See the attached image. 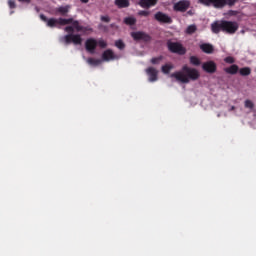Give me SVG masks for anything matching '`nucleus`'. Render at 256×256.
<instances>
[{
    "label": "nucleus",
    "instance_id": "nucleus-4",
    "mask_svg": "<svg viewBox=\"0 0 256 256\" xmlns=\"http://www.w3.org/2000/svg\"><path fill=\"white\" fill-rule=\"evenodd\" d=\"M64 31H66V33H71L63 37L65 45H71V43L74 45H81L83 43V38H81L79 34H73L75 33V26H73V24L72 26H66Z\"/></svg>",
    "mask_w": 256,
    "mask_h": 256
},
{
    "label": "nucleus",
    "instance_id": "nucleus-7",
    "mask_svg": "<svg viewBox=\"0 0 256 256\" xmlns=\"http://www.w3.org/2000/svg\"><path fill=\"white\" fill-rule=\"evenodd\" d=\"M189 7H191V2L189 0H180L174 4L173 9L174 11L185 13Z\"/></svg>",
    "mask_w": 256,
    "mask_h": 256
},
{
    "label": "nucleus",
    "instance_id": "nucleus-29",
    "mask_svg": "<svg viewBox=\"0 0 256 256\" xmlns=\"http://www.w3.org/2000/svg\"><path fill=\"white\" fill-rule=\"evenodd\" d=\"M139 17H149V15H151L150 11L147 10H140L138 12Z\"/></svg>",
    "mask_w": 256,
    "mask_h": 256
},
{
    "label": "nucleus",
    "instance_id": "nucleus-19",
    "mask_svg": "<svg viewBox=\"0 0 256 256\" xmlns=\"http://www.w3.org/2000/svg\"><path fill=\"white\" fill-rule=\"evenodd\" d=\"M200 49L203 51V53H207L208 55H211V53L214 51L213 45L209 43L201 44Z\"/></svg>",
    "mask_w": 256,
    "mask_h": 256
},
{
    "label": "nucleus",
    "instance_id": "nucleus-25",
    "mask_svg": "<svg viewBox=\"0 0 256 256\" xmlns=\"http://www.w3.org/2000/svg\"><path fill=\"white\" fill-rule=\"evenodd\" d=\"M190 63L191 65H195L196 67H199V65H201V60H199L197 56H191Z\"/></svg>",
    "mask_w": 256,
    "mask_h": 256
},
{
    "label": "nucleus",
    "instance_id": "nucleus-30",
    "mask_svg": "<svg viewBox=\"0 0 256 256\" xmlns=\"http://www.w3.org/2000/svg\"><path fill=\"white\" fill-rule=\"evenodd\" d=\"M224 61L229 65H233V63H235V58H233L232 56H227L226 58H224Z\"/></svg>",
    "mask_w": 256,
    "mask_h": 256
},
{
    "label": "nucleus",
    "instance_id": "nucleus-11",
    "mask_svg": "<svg viewBox=\"0 0 256 256\" xmlns=\"http://www.w3.org/2000/svg\"><path fill=\"white\" fill-rule=\"evenodd\" d=\"M70 25H73V27L75 28V30L77 31V33L79 32H83V33H93V28L89 27V26H81V24H79V22L77 20H74L72 18V22L70 23Z\"/></svg>",
    "mask_w": 256,
    "mask_h": 256
},
{
    "label": "nucleus",
    "instance_id": "nucleus-26",
    "mask_svg": "<svg viewBox=\"0 0 256 256\" xmlns=\"http://www.w3.org/2000/svg\"><path fill=\"white\" fill-rule=\"evenodd\" d=\"M163 61V56L154 57L150 60L152 65H159Z\"/></svg>",
    "mask_w": 256,
    "mask_h": 256
},
{
    "label": "nucleus",
    "instance_id": "nucleus-16",
    "mask_svg": "<svg viewBox=\"0 0 256 256\" xmlns=\"http://www.w3.org/2000/svg\"><path fill=\"white\" fill-rule=\"evenodd\" d=\"M71 10V5H66V6H60L56 8V13L58 15H62V17H66L67 13Z\"/></svg>",
    "mask_w": 256,
    "mask_h": 256
},
{
    "label": "nucleus",
    "instance_id": "nucleus-6",
    "mask_svg": "<svg viewBox=\"0 0 256 256\" xmlns=\"http://www.w3.org/2000/svg\"><path fill=\"white\" fill-rule=\"evenodd\" d=\"M168 49L171 53H177V55H185L187 49L179 42H169Z\"/></svg>",
    "mask_w": 256,
    "mask_h": 256
},
{
    "label": "nucleus",
    "instance_id": "nucleus-12",
    "mask_svg": "<svg viewBox=\"0 0 256 256\" xmlns=\"http://www.w3.org/2000/svg\"><path fill=\"white\" fill-rule=\"evenodd\" d=\"M202 69L206 73L213 74L217 71V64L214 61H207L202 64Z\"/></svg>",
    "mask_w": 256,
    "mask_h": 256
},
{
    "label": "nucleus",
    "instance_id": "nucleus-28",
    "mask_svg": "<svg viewBox=\"0 0 256 256\" xmlns=\"http://www.w3.org/2000/svg\"><path fill=\"white\" fill-rule=\"evenodd\" d=\"M97 45L99 46L100 49L107 48V42L103 39L97 40Z\"/></svg>",
    "mask_w": 256,
    "mask_h": 256
},
{
    "label": "nucleus",
    "instance_id": "nucleus-34",
    "mask_svg": "<svg viewBox=\"0 0 256 256\" xmlns=\"http://www.w3.org/2000/svg\"><path fill=\"white\" fill-rule=\"evenodd\" d=\"M20 3H31V0H18Z\"/></svg>",
    "mask_w": 256,
    "mask_h": 256
},
{
    "label": "nucleus",
    "instance_id": "nucleus-37",
    "mask_svg": "<svg viewBox=\"0 0 256 256\" xmlns=\"http://www.w3.org/2000/svg\"><path fill=\"white\" fill-rule=\"evenodd\" d=\"M230 111H235V106H231Z\"/></svg>",
    "mask_w": 256,
    "mask_h": 256
},
{
    "label": "nucleus",
    "instance_id": "nucleus-21",
    "mask_svg": "<svg viewBox=\"0 0 256 256\" xmlns=\"http://www.w3.org/2000/svg\"><path fill=\"white\" fill-rule=\"evenodd\" d=\"M125 25L133 26L137 23V19L135 17H126L124 18Z\"/></svg>",
    "mask_w": 256,
    "mask_h": 256
},
{
    "label": "nucleus",
    "instance_id": "nucleus-17",
    "mask_svg": "<svg viewBox=\"0 0 256 256\" xmlns=\"http://www.w3.org/2000/svg\"><path fill=\"white\" fill-rule=\"evenodd\" d=\"M224 71L228 75H237V73H239V66L237 64H232L230 67L224 68Z\"/></svg>",
    "mask_w": 256,
    "mask_h": 256
},
{
    "label": "nucleus",
    "instance_id": "nucleus-23",
    "mask_svg": "<svg viewBox=\"0 0 256 256\" xmlns=\"http://www.w3.org/2000/svg\"><path fill=\"white\" fill-rule=\"evenodd\" d=\"M196 31H197V25H195V24L189 25L186 28L187 35H193V33H195Z\"/></svg>",
    "mask_w": 256,
    "mask_h": 256
},
{
    "label": "nucleus",
    "instance_id": "nucleus-36",
    "mask_svg": "<svg viewBox=\"0 0 256 256\" xmlns=\"http://www.w3.org/2000/svg\"><path fill=\"white\" fill-rule=\"evenodd\" d=\"M81 3H89V0H80Z\"/></svg>",
    "mask_w": 256,
    "mask_h": 256
},
{
    "label": "nucleus",
    "instance_id": "nucleus-32",
    "mask_svg": "<svg viewBox=\"0 0 256 256\" xmlns=\"http://www.w3.org/2000/svg\"><path fill=\"white\" fill-rule=\"evenodd\" d=\"M100 21H102L103 23H110L111 18L109 16H101Z\"/></svg>",
    "mask_w": 256,
    "mask_h": 256
},
{
    "label": "nucleus",
    "instance_id": "nucleus-9",
    "mask_svg": "<svg viewBox=\"0 0 256 256\" xmlns=\"http://www.w3.org/2000/svg\"><path fill=\"white\" fill-rule=\"evenodd\" d=\"M131 37L134 41H144V43H149V41H151V36L142 31L132 32Z\"/></svg>",
    "mask_w": 256,
    "mask_h": 256
},
{
    "label": "nucleus",
    "instance_id": "nucleus-2",
    "mask_svg": "<svg viewBox=\"0 0 256 256\" xmlns=\"http://www.w3.org/2000/svg\"><path fill=\"white\" fill-rule=\"evenodd\" d=\"M212 33L216 35L221 33H227L228 35H235L239 30V23L235 21L221 20L211 24Z\"/></svg>",
    "mask_w": 256,
    "mask_h": 256
},
{
    "label": "nucleus",
    "instance_id": "nucleus-20",
    "mask_svg": "<svg viewBox=\"0 0 256 256\" xmlns=\"http://www.w3.org/2000/svg\"><path fill=\"white\" fill-rule=\"evenodd\" d=\"M87 64L92 65L93 67H97V65H101V60L100 59H95V58H88L87 59Z\"/></svg>",
    "mask_w": 256,
    "mask_h": 256
},
{
    "label": "nucleus",
    "instance_id": "nucleus-3",
    "mask_svg": "<svg viewBox=\"0 0 256 256\" xmlns=\"http://www.w3.org/2000/svg\"><path fill=\"white\" fill-rule=\"evenodd\" d=\"M204 7H214V9H224V7H235L239 0H198Z\"/></svg>",
    "mask_w": 256,
    "mask_h": 256
},
{
    "label": "nucleus",
    "instance_id": "nucleus-14",
    "mask_svg": "<svg viewBox=\"0 0 256 256\" xmlns=\"http://www.w3.org/2000/svg\"><path fill=\"white\" fill-rule=\"evenodd\" d=\"M158 0H139L138 5L142 7V9H151V7H155L157 5Z\"/></svg>",
    "mask_w": 256,
    "mask_h": 256
},
{
    "label": "nucleus",
    "instance_id": "nucleus-18",
    "mask_svg": "<svg viewBox=\"0 0 256 256\" xmlns=\"http://www.w3.org/2000/svg\"><path fill=\"white\" fill-rule=\"evenodd\" d=\"M115 5L118 9H127L131 2L129 0H115Z\"/></svg>",
    "mask_w": 256,
    "mask_h": 256
},
{
    "label": "nucleus",
    "instance_id": "nucleus-10",
    "mask_svg": "<svg viewBox=\"0 0 256 256\" xmlns=\"http://www.w3.org/2000/svg\"><path fill=\"white\" fill-rule=\"evenodd\" d=\"M85 49L91 55L95 54V49H97V40L95 38H88L85 42Z\"/></svg>",
    "mask_w": 256,
    "mask_h": 256
},
{
    "label": "nucleus",
    "instance_id": "nucleus-15",
    "mask_svg": "<svg viewBox=\"0 0 256 256\" xmlns=\"http://www.w3.org/2000/svg\"><path fill=\"white\" fill-rule=\"evenodd\" d=\"M117 59L115 53L111 49H107L102 53V61H113Z\"/></svg>",
    "mask_w": 256,
    "mask_h": 256
},
{
    "label": "nucleus",
    "instance_id": "nucleus-8",
    "mask_svg": "<svg viewBox=\"0 0 256 256\" xmlns=\"http://www.w3.org/2000/svg\"><path fill=\"white\" fill-rule=\"evenodd\" d=\"M154 19L158 21V23H164L166 25H171V23H173V18L163 12H157L154 15Z\"/></svg>",
    "mask_w": 256,
    "mask_h": 256
},
{
    "label": "nucleus",
    "instance_id": "nucleus-31",
    "mask_svg": "<svg viewBox=\"0 0 256 256\" xmlns=\"http://www.w3.org/2000/svg\"><path fill=\"white\" fill-rule=\"evenodd\" d=\"M246 109H253V107H255V104H253V102L251 100H246L244 103Z\"/></svg>",
    "mask_w": 256,
    "mask_h": 256
},
{
    "label": "nucleus",
    "instance_id": "nucleus-27",
    "mask_svg": "<svg viewBox=\"0 0 256 256\" xmlns=\"http://www.w3.org/2000/svg\"><path fill=\"white\" fill-rule=\"evenodd\" d=\"M115 47H117V49H120V51H123V49H125V42H123V40H117L115 42Z\"/></svg>",
    "mask_w": 256,
    "mask_h": 256
},
{
    "label": "nucleus",
    "instance_id": "nucleus-38",
    "mask_svg": "<svg viewBox=\"0 0 256 256\" xmlns=\"http://www.w3.org/2000/svg\"><path fill=\"white\" fill-rule=\"evenodd\" d=\"M191 15V11L188 12Z\"/></svg>",
    "mask_w": 256,
    "mask_h": 256
},
{
    "label": "nucleus",
    "instance_id": "nucleus-33",
    "mask_svg": "<svg viewBox=\"0 0 256 256\" xmlns=\"http://www.w3.org/2000/svg\"><path fill=\"white\" fill-rule=\"evenodd\" d=\"M8 6L10 9H15V7H17V4H15L14 0H8Z\"/></svg>",
    "mask_w": 256,
    "mask_h": 256
},
{
    "label": "nucleus",
    "instance_id": "nucleus-24",
    "mask_svg": "<svg viewBox=\"0 0 256 256\" xmlns=\"http://www.w3.org/2000/svg\"><path fill=\"white\" fill-rule=\"evenodd\" d=\"M171 69H173V65H171V64L163 65L162 73H164L165 75H169V73H171Z\"/></svg>",
    "mask_w": 256,
    "mask_h": 256
},
{
    "label": "nucleus",
    "instance_id": "nucleus-5",
    "mask_svg": "<svg viewBox=\"0 0 256 256\" xmlns=\"http://www.w3.org/2000/svg\"><path fill=\"white\" fill-rule=\"evenodd\" d=\"M41 21H44V23H47V27H57L58 25L65 26V25H71L73 23V18H50L48 19L47 16L44 14H40Z\"/></svg>",
    "mask_w": 256,
    "mask_h": 256
},
{
    "label": "nucleus",
    "instance_id": "nucleus-35",
    "mask_svg": "<svg viewBox=\"0 0 256 256\" xmlns=\"http://www.w3.org/2000/svg\"><path fill=\"white\" fill-rule=\"evenodd\" d=\"M230 15H237V11H235V10H230Z\"/></svg>",
    "mask_w": 256,
    "mask_h": 256
},
{
    "label": "nucleus",
    "instance_id": "nucleus-22",
    "mask_svg": "<svg viewBox=\"0 0 256 256\" xmlns=\"http://www.w3.org/2000/svg\"><path fill=\"white\" fill-rule=\"evenodd\" d=\"M239 73L242 77H247V76L251 75V68H249V67L241 68L239 70Z\"/></svg>",
    "mask_w": 256,
    "mask_h": 256
},
{
    "label": "nucleus",
    "instance_id": "nucleus-1",
    "mask_svg": "<svg viewBox=\"0 0 256 256\" xmlns=\"http://www.w3.org/2000/svg\"><path fill=\"white\" fill-rule=\"evenodd\" d=\"M170 77L174 78L180 83L187 84L190 83V81H197V79L201 77V74H199L197 69L184 65L181 71L172 73Z\"/></svg>",
    "mask_w": 256,
    "mask_h": 256
},
{
    "label": "nucleus",
    "instance_id": "nucleus-13",
    "mask_svg": "<svg viewBox=\"0 0 256 256\" xmlns=\"http://www.w3.org/2000/svg\"><path fill=\"white\" fill-rule=\"evenodd\" d=\"M146 73L149 77L150 83H155V81H157L158 79L157 75H159V71H157V69H155L154 67H148L146 69Z\"/></svg>",
    "mask_w": 256,
    "mask_h": 256
}]
</instances>
